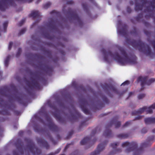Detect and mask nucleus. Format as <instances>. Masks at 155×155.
<instances>
[{
	"label": "nucleus",
	"instance_id": "nucleus-5",
	"mask_svg": "<svg viewBox=\"0 0 155 155\" xmlns=\"http://www.w3.org/2000/svg\"><path fill=\"white\" fill-rule=\"evenodd\" d=\"M129 84V81H126L124 82L121 85H124L126 84Z\"/></svg>",
	"mask_w": 155,
	"mask_h": 155
},
{
	"label": "nucleus",
	"instance_id": "nucleus-6",
	"mask_svg": "<svg viewBox=\"0 0 155 155\" xmlns=\"http://www.w3.org/2000/svg\"><path fill=\"white\" fill-rule=\"evenodd\" d=\"M144 96H145V94H141L138 96V98L139 99H141V98H143V97H144Z\"/></svg>",
	"mask_w": 155,
	"mask_h": 155
},
{
	"label": "nucleus",
	"instance_id": "nucleus-4",
	"mask_svg": "<svg viewBox=\"0 0 155 155\" xmlns=\"http://www.w3.org/2000/svg\"><path fill=\"white\" fill-rule=\"evenodd\" d=\"M155 81V79L154 78H151L150 79L148 83H149L148 84H150L153 82Z\"/></svg>",
	"mask_w": 155,
	"mask_h": 155
},
{
	"label": "nucleus",
	"instance_id": "nucleus-12",
	"mask_svg": "<svg viewBox=\"0 0 155 155\" xmlns=\"http://www.w3.org/2000/svg\"><path fill=\"white\" fill-rule=\"evenodd\" d=\"M129 122H127L126 123V125H127V124H128Z\"/></svg>",
	"mask_w": 155,
	"mask_h": 155
},
{
	"label": "nucleus",
	"instance_id": "nucleus-3",
	"mask_svg": "<svg viewBox=\"0 0 155 155\" xmlns=\"http://www.w3.org/2000/svg\"><path fill=\"white\" fill-rule=\"evenodd\" d=\"M155 108V104L152 105L151 106L149 107L147 109V111L149 113H151L152 112V109Z\"/></svg>",
	"mask_w": 155,
	"mask_h": 155
},
{
	"label": "nucleus",
	"instance_id": "nucleus-9",
	"mask_svg": "<svg viewBox=\"0 0 155 155\" xmlns=\"http://www.w3.org/2000/svg\"><path fill=\"white\" fill-rule=\"evenodd\" d=\"M8 58H7V59L5 60V64H6V63H7L8 61Z\"/></svg>",
	"mask_w": 155,
	"mask_h": 155
},
{
	"label": "nucleus",
	"instance_id": "nucleus-1",
	"mask_svg": "<svg viewBox=\"0 0 155 155\" xmlns=\"http://www.w3.org/2000/svg\"><path fill=\"white\" fill-rule=\"evenodd\" d=\"M115 59L118 62L123 64L125 63L127 60V58H122L118 55H116Z\"/></svg>",
	"mask_w": 155,
	"mask_h": 155
},
{
	"label": "nucleus",
	"instance_id": "nucleus-10",
	"mask_svg": "<svg viewBox=\"0 0 155 155\" xmlns=\"http://www.w3.org/2000/svg\"><path fill=\"white\" fill-rule=\"evenodd\" d=\"M84 140H83L81 142V144H83L84 143Z\"/></svg>",
	"mask_w": 155,
	"mask_h": 155
},
{
	"label": "nucleus",
	"instance_id": "nucleus-2",
	"mask_svg": "<svg viewBox=\"0 0 155 155\" xmlns=\"http://www.w3.org/2000/svg\"><path fill=\"white\" fill-rule=\"evenodd\" d=\"M155 119L153 118H147L145 119V123L148 124L150 123L154 122Z\"/></svg>",
	"mask_w": 155,
	"mask_h": 155
},
{
	"label": "nucleus",
	"instance_id": "nucleus-11",
	"mask_svg": "<svg viewBox=\"0 0 155 155\" xmlns=\"http://www.w3.org/2000/svg\"><path fill=\"white\" fill-rule=\"evenodd\" d=\"M105 60H106L107 61H108V60H107V58H105Z\"/></svg>",
	"mask_w": 155,
	"mask_h": 155
},
{
	"label": "nucleus",
	"instance_id": "nucleus-7",
	"mask_svg": "<svg viewBox=\"0 0 155 155\" xmlns=\"http://www.w3.org/2000/svg\"><path fill=\"white\" fill-rule=\"evenodd\" d=\"M128 143L127 142H126V143H123V146H127L128 145Z\"/></svg>",
	"mask_w": 155,
	"mask_h": 155
},
{
	"label": "nucleus",
	"instance_id": "nucleus-8",
	"mask_svg": "<svg viewBox=\"0 0 155 155\" xmlns=\"http://www.w3.org/2000/svg\"><path fill=\"white\" fill-rule=\"evenodd\" d=\"M12 42H10L9 44V48L12 45Z\"/></svg>",
	"mask_w": 155,
	"mask_h": 155
}]
</instances>
